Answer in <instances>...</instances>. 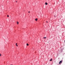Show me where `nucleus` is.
Here are the masks:
<instances>
[{"mask_svg": "<svg viewBox=\"0 0 65 65\" xmlns=\"http://www.w3.org/2000/svg\"><path fill=\"white\" fill-rule=\"evenodd\" d=\"M62 63V61H60V62H59V64H61V63Z\"/></svg>", "mask_w": 65, "mask_h": 65, "instance_id": "f257e3e1", "label": "nucleus"}, {"mask_svg": "<svg viewBox=\"0 0 65 65\" xmlns=\"http://www.w3.org/2000/svg\"><path fill=\"white\" fill-rule=\"evenodd\" d=\"M35 21H37V20H38V19H37L36 18V19H35Z\"/></svg>", "mask_w": 65, "mask_h": 65, "instance_id": "f03ea898", "label": "nucleus"}, {"mask_svg": "<svg viewBox=\"0 0 65 65\" xmlns=\"http://www.w3.org/2000/svg\"><path fill=\"white\" fill-rule=\"evenodd\" d=\"M17 43H16V46H18V45H17Z\"/></svg>", "mask_w": 65, "mask_h": 65, "instance_id": "7ed1b4c3", "label": "nucleus"}, {"mask_svg": "<svg viewBox=\"0 0 65 65\" xmlns=\"http://www.w3.org/2000/svg\"><path fill=\"white\" fill-rule=\"evenodd\" d=\"M43 39H45V38H46V37H44L43 38Z\"/></svg>", "mask_w": 65, "mask_h": 65, "instance_id": "20e7f679", "label": "nucleus"}, {"mask_svg": "<svg viewBox=\"0 0 65 65\" xmlns=\"http://www.w3.org/2000/svg\"><path fill=\"white\" fill-rule=\"evenodd\" d=\"M45 5H47V3H45Z\"/></svg>", "mask_w": 65, "mask_h": 65, "instance_id": "39448f33", "label": "nucleus"}, {"mask_svg": "<svg viewBox=\"0 0 65 65\" xmlns=\"http://www.w3.org/2000/svg\"><path fill=\"white\" fill-rule=\"evenodd\" d=\"M50 61H52V59H51V60H50Z\"/></svg>", "mask_w": 65, "mask_h": 65, "instance_id": "423d86ee", "label": "nucleus"}, {"mask_svg": "<svg viewBox=\"0 0 65 65\" xmlns=\"http://www.w3.org/2000/svg\"><path fill=\"white\" fill-rule=\"evenodd\" d=\"M28 13H30V11H28Z\"/></svg>", "mask_w": 65, "mask_h": 65, "instance_id": "0eeeda50", "label": "nucleus"}, {"mask_svg": "<svg viewBox=\"0 0 65 65\" xmlns=\"http://www.w3.org/2000/svg\"><path fill=\"white\" fill-rule=\"evenodd\" d=\"M17 24H18H18H19V22H17Z\"/></svg>", "mask_w": 65, "mask_h": 65, "instance_id": "6e6552de", "label": "nucleus"}, {"mask_svg": "<svg viewBox=\"0 0 65 65\" xmlns=\"http://www.w3.org/2000/svg\"><path fill=\"white\" fill-rule=\"evenodd\" d=\"M26 45H27V46L29 45V44H27Z\"/></svg>", "mask_w": 65, "mask_h": 65, "instance_id": "1a4fd4ad", "label": "nucleus"}, {"mask_svg": "<svg viewBox=\"0 0 65 65\" xmlns=\"http://www.w3.org/2000/svg\"><path fill=\"white\" fill-rule=\"evenodd\" d=\"M1 54H0V57H1Z\"/></svg>", "mask_w": 65, "mask_h": 65, "instance_id": "9d476101", "label": "nucleus"}, {"mask_svg": "<svg viewBox=\"0 0 65 65\" xmlns=\"http://www.w3.org/2000/svg\"><path fill=\"white\" fill-rule=\"evenodd\" d=\"M7 17H9V15H7Z\"/></svg>", "mask_w": 65, "mask_h": 65, "instance_id": "9b49d317", "label": "nucleus"}, {"mask_svg": "<svg viewBox=\"0 0 65 65\" xmlns=\"http://www.w3.org/2000/svg\"><path fill=\"white\" fill-rule=\"evenodd\" d=\"M18 2L17 1H16V2Z\"/></svg>", "mask_w": 65, "mask_h": 65, "instance_id": "f8f14e48", "label": "nucleus"}, {"mask_svg": "<svg viewBox=\"0 0 65 65\" xmlns=\"http://www.w3.org/2000/svg\"><path fill=\"white\" fill-rule=\"evenodd\" d=\"M54 17H56V16L54 15Z\"/></svg>", "mask_w": 65, "mask_h": 65, "instance_id": "ddd939ff", "label": "nucleus"}, {"mask_svg": "<svg viewBox=\"0 0 65 65\" xmlns=\"http://www.w3.org/2000/svg\"><path fill=\"white\" fill-rule=\"evenodd\" d=\"M46 22L47 23H48V22H47H47Z\"/></svg>", "mask_w": 65, "mask_h": 65, "instance_id": "4468645a", "label": "nucleus"}, {"mask_svg": "<svg viewBox=\"0 0 65 65\" xmlns=\"http://www.w3.org/2000/svg\"><path fill=\"white\" fill-rule=\"evenodd\" d=\"M13 65L12 64H11V65Z\"/></svg>", "mask_w": 65, "mask_h": 65, "instance_id": "2eb2a0df", "label": "nucleus"}]
</instances>
